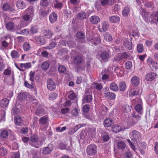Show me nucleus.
<instances>
[{
  "instance_id": "f257e3e1",
  "label": "nucleus",
  "mask_w": 158,
  "mask_h": 158,
  "mask_svg": "<svg viewBox=\"0 0 158 158\" xmlns=\"http://www.w3.org/2000/svg\"><path fill=\"white\" fill-rule=\"evenodd\" d=\"M31 140L29 141V143L31 146L38 148L39 146L43 143V140L38 141V137L36 135H33L31 136Z\"/></svg>"
},
{
  "instance_id": "f03ea898",
  "label": "nucleus",
  "mask_w": 158,
  "mask_h": 158,
  "mask_svg": "<svg viewBox=\"0 0 158 158\" xmlns=\"http://www.w3.org/2000/svg\"><path fill=\"white\" fill-rule=\"evenodd\" d=\"M132 135L131 140L132 141L137 142L142 139V135L138 131L134 130L131 132Z\"/></svg>"
},
{
  "instance_id": "7ed1b4c3",
  "label": "nucleus",
  "mask_w": 158,
  "mask_h": 158,
  "mask_svg": "<svg viewBox=\"0 0 158 158\" xmlns=\"http://www.w3.org/2000/svg\"><path fill=\"white\" fill-rule=\"evenodd\" d=\"M86 151L89 155H94L97 152V147L95 144H91L87 147Z\"/></svg>"
},
{
  "instance_id": "20e7f679",
  "label": "nucleus",
  "mask_w": 158,
  "mask_h": 158,
  "mask_svg": "<svg viewBox=\"0 0 158 158\" xmlns=\"http://www.w3.org/2000/svg\"><path fill=\"white\" fill-rule=\"evenodd\" d=\"M104 94L105 97L107 99L114 100L115 98V94L114 93L110 92L108 87L105 88Z\"/></svg>"
},
{
  "instance_id": "39448f33",
  "label": "nucleus",
  "mask_w": 158,
  "mask_h": 158,
  "mask_svg": "<svg viewBox=\"0 0 158 158\" xmlns=\"http://www.w3.org/2000/svg\"><path fill=\"white\" fill-rule=\"evenodd\" d=\"M48 89L51 91L54 90L56 89V84L51 79H48L47 81Z\"/></svg>"
},
{
  "instance_id": "423d86ee",
  "label": "nucleus",
  "mask_w": 158,
  "mask_h": 158,
  "mask_svg": "<svg viewBox=\"0 0 158 158\" xmlns=\"http://www.w3.org/2000/svg\"><path fill=\"white\" fill-rule=\"evenodd\" d=\"M58 70L60 73H65L66 77H68L71 75V73L67 71L66 67L64 65H59L58 68Z\"/></svg>"
},
{
  "instance_id": "0eeeda50",
  "label": "nucleus",
  "mask_w": 158,
  "mask_h": 158,
  "mask_svg": "<svg viewBox=\"0 0 158 158\" xmlns=\"http://www.w3.org/2000/svg\"><path fill=\"white\" fill-rule=\"evenodd\" d=\"M53 148L52 145H48L46 147L42 148V154L47 155L50 153L53 150Z\"/></svg>"
},
{
  "instance_id": "6e6552de",
  "label": "nucleus",
  "mask_w": 158,
  "mask_h": 158,
  "mask_svg": "<svg viewBox=\"0 0 158 158\" xmlns=\"http://www.w3.org/2000/svg\"><path fill=\"white\" fill-rule=\"evenodd\" d=\"M39 18L41 19L46 18L48 14V10L45 9H41L39 11Z\"/></svg>"
},
{
  "instance_id": "1a4fd4ad",
  "label": "nucleus",
  "mask_w": 158,
  "mask_h": 158,
  "mask_svg": "<svg viewBox=\"0 0 158 158\" xmlns=\"http://www.w3.org/2000/svg\"><path fill=\"white\" fill-rule=\"evenodd\" d=\"M89 21L92 24H96L100 22V19L98 16L94 15L89 18Z\"/></svg>"
},
{
  "instance_id": "9d476101",
  "label": "nucleus",
  "mask_w": 158,
  "mask_h": 158,
  "mask_svg": "<svg viewBox=\"0 0 158 158\" xmlns=\"http://www.w3.org/2000/svg\"><path fill=\"white\" fill-rule=\"evenodd\" d=\"M92 94L88 93H85L83 96V101L84 103L90 102L92 100Z\"/></svg>"
},
{
  "instance_id": "9b49d317",
  "label": "nucleus",
  "mask_w": 158,
  "mask_h": 158,
  "mask_svg": "<svg viewBox=\"0 0 158 158\" xmlns=\"http://www.w3.org/2000/svg\"><path fill=\"white\" fill-rule=\"evenodd\" d=\"M16 7L18 9L23 10L26 7V5L25 3L21 0H18L16 4Z\"/></svg>"
},
{
  "instance_id": "f8f14e48",
  "label": "nucleus",
  "mask_w": 158,
  "mask_h": 158,
  "mask_svg": "<svg viewBox=\"0 0 158 158\" xmlns=\"http://www.w3.org/2000/svg\"><path fill=\"white\" fill-rule=\"evenodd\" d=\"M114 124L113 120L110 118H106L103 122V125L105 127H109L112 126Z\"/></svg>"
},
{
  "instance_id": "ddd939ff",
  "label": "nucleus",
  "mask_w": 158,
  "mask_h": 158,
  "mask_svg": "<svg viewBox=\"0 0 158 158\" xmlns=\"http://www.w3.org/2000/svg\"><path fill=\"white\" fill-rule=\"evenodd\" d=\"M100 57L102 60L106 62L110 58V56L108 52L104 51L102 52L100 55Z\"/></svg>"
},
{
  "instance_id": "4468645a",
  "label": "nucleus",
  "mask_w": 158,
  "mask_h": 158,
  "mask_svg": "<svg viewBox=\"0 0 158 158\" xmlns=\"http://www.w3.org/2000/svg\"><path fill=\"white\" fill-rule=\"evenodd\" d=\"M57 15L56 13L54 12H52L49 16V19L51 23L55 22L57 20Z\"/></svg>"
},
{
  "instance_id": "2eb2a0df",
  "label": "nucleus",
  "mask_w": 158,
  "mask_h": 158,
  "mask_svg": "<svg viewBox=\"0 0 158 158\" xmlns=\"http://www.w3.org/2000/svg\"><path fill=\"white\" fill-rule=\"evenodd\" d=\"M156 75L153 73H150L147 74L145 76V79L148 81L153 80L156 78Z\"/></svg>"
},
{
  "instance_id": "dca6fc26",
  "label": "nucleus",
  "mask_w": 158,
  "mask_h": 158,
  "mask_svg": "<svg viewBox=\"0 0 158 158\" xmlns=\"http://www.w3.org/2000/svg\"><path fill=\"white\" fill-rule=\"evenodd\" d=\"M5 27L6 29L9 31H12L15 28V26L14 22H9L5 24Z\"/></svg>"
},
{
  "instance_id": "f3484780",
  "label": "nucleus",
  "mask_w": 158,
  "mask_h": 158,
  "mask_svg": "<svg viewBox=\"0 0 158 158\" xmlns=\"http://www.w3.org/2000/svg\"><path fill=\"white\" fill-rule=\"evenodd\" d=\"M124 45L128 49L131 50L132 48V44L131 40L128 39H125L124 40Z\"/></svg>"
},
{
  "instance_id": "a211bd4d",
  "label": "nucleus",
  "mask_w": 158,
  "mask_h": 158,
  "mask_svg": "<svg viewBox=\"0 0 158 158\" xmlns=\"http://www.w3.org/2000/svg\"><path fill=\"white\" fill-rule=\"evenodd\" d=\"M9 100L6 98H4L0 101V106L3 108L6 107L9 103Z\"/></svg>"
},
{
  "instance_id": "6ab92c4d",
  "label": "nucleus",
  "mask_w": 158,
  "mask_h": 158,
  "mask_svg": "<svg viewBox=\"0 0 158 158\" xmlns=\"http://www.w3.org/2000/svg\"><path fill=\"white\" fill-rule=\"evenodd\" d=\"M25 14H26L33 17L34 15V10L32 6H30L24 11Z\"/></svg>"
},
{
  "instance_id": "aec40b11",
  "label": "nucleus",
  "mask_w": 158,
  "mask_h": 158,
  "mask_svg": "<svg viewBox=\"0 0 158 158\" xmlns=\"http://www.w3.org/2000/svg\"><path fill=\"white\" fill-rule=\"evenodd\" d=\"M82 57L79 56H75L74 59V63L75 64L79 65L82 63Z\"/></svg>"
},
{
  "instance_id": "412c9836",
  "label": "nucleus",
  "mask_w": 158,
  "mask_h": 158,
  "mask_svg": "<svg viewBox=\"0 0 158 158\" xmlns=\"http://www.w3.org/2000/svg\"><path fill=\"white\" fill-rule=\"evenodd\" d=\"M131 83L132 85L137 86L139 83V78L136 76L132 77L131 79Z\"/></svg>"
},
{
  "instance_id": "4be33fe9",
  "label": "nucleus",
  "mask_w": 158,
  "mask_h": 158,
  "mask_svg": "<svg viewBox=\"0 0 158 158\" xmlns=\"http://www.w3.org/2000/svg\"><path fill=\"white\" fill-rule=\"evenodd\" d=\"M45 112L44 109L42 107H40L36 109L35 111V114L36 115L40 116L45 114Z\"/></svg>"
},
{
  "instance_id": "5701e85b",
  "label": "nucleus",
  "mask_w": 158,
  "mask_h": 158,
  "mask_svg": "<svg viewBox=\"0 0 158 158\" xmlns=\"http://www.w3.org/2000/svg\"><path fill=\"white\" fill-rule=\"evenodd\" d=\"M35 39L38 44L40 45H43L45 43V39L42 36L36 37Z\"/></svg>"
},
{
  "instance_id": "b1692460",
  "label": "nucleus",
  "mask_w": 158,
  "mask_h": 158,
  "mask_svg": "<svg viewBox=\"0 0 158 158\" xmlns=\"http://www.w3.org/2000/svg\"><path fill=\"white\" fill-rule=\"evenodd\" d=\"M147 62L149 65V66L150 68L155 69H156L157 63L154 60L151 61L150 62V61L148 59L147 60Z\"/></svg>"
},
{
  "instance_id": "393cba45",
  "label": "nucleus",
  "mask_w": 158,
  "mask_h": 158,
  "mask_svg": "<svg viewBox=\"0 0 158 158\" xmlns=\"http://www.w3.org/2000/svg\"><path fill=\"white\" fill-rule=\"evenodd\" d=\"M90 41L94 45H97L99 44L101 42V39L100 38L97 37H93L91 38Z\"/></svg>"
},
{
  "instance_id": "a878e982",
  "label": "nucleus",
  "mask_w": 158,
  "mask_h": 158,
  "mask_svg": "<svg viewBox=\"0 0 158 158\" xmlns=\"http://www.w3.org/2000/svg\"><path fill=\"white\" fill-rule=\"evenodd\" d=\"M43 34L44 36H45L46 38H51L52 36V31L48 29L44 30V31Z\"/></svg>"
},
{
  "instance_id": "bb28decb",
  "label": "nucleus",
  "mask_w": 158,
  "mask_h": 158,
  "mask_svg": "<svg viewBox=\"0 0 158 158\" xmlns=\"http://www.w3.org/2000/svg\"><path fill=\"white\" fill-rule=\"evenodd\" d=\"M140 13L144 20L148 15V13L146 12L145 10L141 7H140Z\"/></svg>"
},
{
  "instance_id": "cd10ccee",
  "label": "nucleus",
  "mask_w": 158,
  "mask_h": 158,
  "mask_svg": "<svg viewBox=\"0 0 158 158\" xmlns=\"http://www.w3.org/2000/svg\"><path fill=\"white\" fill-rule=\"evenodd\" d=\"M7 153L6 149L3 147L1 144H0V157L5 156Z\"/></svg>"
},
{
  "instance_id": "c85d7f7f",
  "label": "nucleus",
  "mask_w": 158,
  "mask_h": 158,
  "mask_svg": "<svg viewBox=\"0 0 158 158\" xmlns=\"http://www.w3.org/2000/svg\"><path fill=\"white\" fill-rule=\"evenodd\" d=\"M109 87L111 90L114 91H117L119 89L117 84L114 82H112L110 84Z\"/></svg>"
},
{
  "instance_id": "c756f323",
  "label": "nucleus",
  "mask_w": 158,
  "mask_h": 158,
  "mask_svg": "<svg viewBox=\"0 0 158 158\" xmlns=\"http://www.w3.org/2000/svg\"><path fill=\"white\" fill-rule=\"evenodd\" d=\"M86 15L85 13L81 11L78 14L77 17L78 20H82L85 19L86 18Z\"/></svg>"
},
{
  "instance_id": "7c9ffc66",
  "label": "nucleus",
  "mask_w": 158,
  "mask_h": 158,
  "mask_svg": "<svg viewBox=\"0 0 158 158\" xmlns=\"http://www.w3.org/2000/svg\"><path fill=\"white\" fill-rule=\"evenodd\" d=\"M109 20L111 23H116L119 21L120 18L117 15H114L110 17Z\"/></svg>"
},
{
  "instance_id": "2f4dec72",
  "label": "nucleus",
  "mask_w": 158,
  "mask_h": 158,
  "mask_svg": "<svg viewBox=\"0 0 158 158\" xmlns=\"http://www.w3.org/2000/svg\"><path fill=\"white\" fill-rule=\"evenodd\" d=\"M9 135L8 131L6 130H2L1 131L0 137L3 139L7 138Z\"/></svg>"
},
{
  "instance_id": "473e14b6",
  "label": "nucleus",
  "mask_w": 158,
  "mask_h": 158,
  "mask_svg": "<svg viewBox=\"0 0 158 158\" xmlns=\"http://www.w3.org/2000/svg\"><path fill=\"white\" fill-rule=\"evenodd\" d=\"M64 16L66 19H70L72 16L71 11L68 10H65L63 11Z\"/></svg>"
},
{
  "instance_id": "72a5a7b5",
  "label": "nucleus",
  "mask_w": 158,
  "mask_h": 158,
  "mask_svg": "<svg viewBox=\"0 0 158 158\" xmlns=\"http://www.w3.org/2000/svg\"><path fill=\"white\" fill-rule=\"evenodd\" d=\"M2 9L5 11L9 10L10 11H13L15 10V9L11 8L9 5L7 3L4 4L2 6Z\"/></svg>"
},
{
  "instance_id": "f704fd0d",
  "label": "nucleus",
  "mask_w": 158,
  "mask_h": 158,
  "mask_svg": "<svg viewBox=\"0 0 158 158\" xmlns=\"http://www.w3.org/2000/svg\"><path fill=\"white\" fill-rule=\"evenodd\" d=\"M119 88L120 90L121 91H124L126 88V85L124 82L122 81L119 84Z\"/></svg>"
},
{
  "instance_id": "c9c22d12",
  "label": "nucleus",
  "mask_w": 158,
  "mask_h": 158,
  "mask_svg": "<svg viewBox=\"0 0 158 158\" xmlns=\"http://www.w3.org/2000/svg\"><path fill=\"white\" fill-rule=\"evenodd\" d=\"M122 61V59L120 56L118 55L114 57L113 59V64H118L121 62Z\"/></svg>"
},
{
  "instance_id": "e433bc0d",
  "label": "nucleus",
  "mask_w": 158,
  "mask_h": 158,
  "mask_svg": "<svg viewBox=\"0 0 158 158\" xmlns=\"http://www.w3.org/2000/svg\"><path fill=\"white\" fill-rule=\"evenodd\" d=\"M48 118L47 116H44L41 118L39 120V123L43 125L46 124L47 122Z\"/></svg>"
},
{
  "instance_id": "4c0bfd02",
  "label": "nucleus",
  "mask_w": 158,
  "mask_h": 158,
  "mask_svg": "<svg viewBox=\"0 0 158 158\" xmlns=\"http://www.w3.org/2000/svg\"><path fill=\"white\" fill-rule=\"evenodd\" d=\"M49 66L48 62L46 61L42 63L41 67L43 70H46L49 68Z\"/></svg>"
},
{
  "instance_id": "58836bf2",
  "label": "nucleus",
  "mask_w": 158,
  "mask_h": 158,
  "mask_svg": "<svg viewBox=\"0 0 158 158\" xmlns=\"http://www.w3.org/2000/svg\"><path fill=\"white\" fill-rule=\"evenodd\" d=\"M10 55L11 57L14 59L18 58L19 56V53L15 50H14L11 52Z\"/></svg>"
},
{
  "instance_id": "ea45409f",
  "label": "nucleus",
  "mask_w": 158,
  "mask_h": 158,
  "mask_svg": "<svg viewBox=\"0 0 158 158\" xmlns=\"http://www.w3.org/2000/svg\"><path fill=\"white\" fill-rule=\"evenodd\" d=\"M27 98V96L24 93H19L18 95V99L20 101L25 100Z\"/></svg>"
},
{
  "instance_id": "a19ab883",
  "label": "nucleus",
  "mask_w": 158,
  "mask_h": 158,
  "mask_svg": "<svg viewBox=\"0 0 158 158\" xmlns=\"http://www.w3.org/2000/svg\"><path fill=\"white\" fill-rule=\"evenodd\" d=\"M92 87L99 90H100L102 88V86L101 84L99 83H93L92 85Z\"/></svg>"
},
{
  "instance_id": "79ce46f5",
  "label": "nucleus",
  "mask_w": 158,
  "mask_h": 158,
  "mask_svg": "<svg viewBox=\"0 0 158 158\" xmlns=\"http://www.w3.org/2000/svg\"><path fill=\"white\" fill-rule=\"evenodd\" d=\"M76 35L77 38L79 39L83 40L85 37L84 33L81 31L78 32Z\"/></svg>"
},
{
  "instance_id": "37998d69",
  "label": "nucleus",
  "mask_w": 158,
  "mask_h": 158,
  "mask_svg": "<svg viewBox=\"0 0 158 158\" xmlns=\"http://www.w3.org/2000/svg\"><path fill=\"white\" fill-rule=\"evenodd\" d=\"M117 146L118 148L123 150L125 148L126 144L123 141H120L118 143Z\"/></svg>"
},
{
  "instance_id": "c03bdc74",
  "label": "nucleus",
  "mask_w": 158,
  "mask_h": 158,
  "mask_svg": "<svg viewBox=\"0 0 158 158\" xmlns=\"http://www.w3.org/2000/svg\"><path fill=\"white\" fill-rule=\"evenodd\" d=\"M131 107H130L129 105H126L122 106V110L126 113H128L131 110Z\"/></svg>"
},
{
  "instance_id": "a18cd8bd",
  "label": "nucleus",
  "mask_w": 158,
  "mask_h": 158,
  "mask_svg": "<svg viewBox=\"0 0 158 158\" xmlns=\"http://www.w3.org/2000/svg\"><path fill=\"white\" fill-rule=\"evenodd\" d=\"M131 52H124L122 53L120 56L122 60L123 59H127L131 55Z\"/></svg>"
},
{
  "instance_id": "49530a36",
  "label": "nucleus",
  "mask_w": 158,
  "mask_h": 158,
  "mask_svg": "<svg viewBox=\"0 0 158 158\" xmlns=\"http://www.w3.org/2000/svg\"><path fill=\"white\" fill-rule=\"evenodd\" d=\"M104 39L107 41H111L112 40V36L111 35L108 33H106L104 35Z\"/></svg>"
},
{
  "instance_id": "de8ad7c7",
  "label": "nucleus",
  "mask_w": 158,
  "mask_h": 158,
  "mask_svg": "<svg viewBox=\"0 0 158 158\" xmlns=\"http://www.w3.org/2000/svg\"><path fill=\"white\" fill-rule=\"evenodd\" d=\"M102 26V29L103 31L105 32L109 28V24L108 23L106 22H104L101 24Z\"/></svg>"
},
{
  "instance_id": "09e8293b",
  "label": "nucleus",
  "mask_w": 158,
  "mask_h": 158,
  "mask_svg": "<svg viewBox=\"0 0 158 158\" xmlns=\"http://www.w3.org/2000/svg\"><path fill=\"white\" fill-rule=\"evenodd\" d=\"M130 12V9L127 7H125L122 12V14L124 16L126 17L128 15Z\"/></svg>"
},
{
  "instance_id": "8fccbe9b",
  "label": "nucleus",
  "mask_w": 158,
  "mask_h": 158,
  "mask_svg": "<svg viewBox=\"0 0 158 158\" xmlns=\"http://www.w3.org/2000/svg\"><path fill=\"white\" fill-rule=\"evenodd\" d=\"M139 121V120H137L135 118H133L132 120L128 123V124L130 126H133L137 124Z\"/></svg>"
},
{
  "instance_id": "3c124183",
  "label": "nucleus",
  "mask_w": 158,
  "mask_h": 158,
  "mask_svg": "<svg viewBox=\"0 0 158 158\" xmlns=\"http://www.w3.org/2000/svg\"><path fill=\"white\" fill-rule=\"evenodd\" d=\"M139 121V120H137L135 118H133L132 120L128 123V124L130 126H133L137 124Z\"/></svg>"
},
{
  "instance_id": "603ef678",
  "label": "nucleus",
  "mask_w": 158,
  "mask_h": 158,
  "mask_svg": "<svg viewBox=\"0 0 158 158\" xmlns=\"http://www.w3.org/2000/svg\"><path fill=\"white\" fill-rule=\"evenodd\" d=\"M139 89H136L135 90H131V91H130V93L132 96H135L138 95L139 94Z\"/></svg>"
},
{
  "instance_id": "864d4df0",
  "label": "nucleus",
  "mask_w": 158,
  "mask_h": 158,
  "mask_svg": "<svg viewBox=\"0 0 158 158\" xmlns=\"http://www.w3.org/2000/svg\"><path fill=\"white\" fill-rule=\"evenodd\" d=\"M56 40H54L49 45L47 46L46 48L47 49H51L54 48L56 45Z\"/></svg>"
},
{
  "instance_id": "5fc2aeb1",
  "label": "nucleus",
  "mask_w": 158,
  "mask_h": 158,
  "mask_svg": "<svg viewBox=\"0 0 158 158\" xmlns=\"http://www.w3.org/2000/svg\"><path fill=\"white\" fill-rule=\"evenodd\" d=\"M35 71H31L29 73L30 80L32 81L33 82L35 80Z\"/></svg>"
},
{
  "instance_id": "6e6d98bb",
  "label": "nucleus",
  "mask_w": 158,
  "mask_h": 158,
  "mask_svg": "<svg viewBox=\"0 0 158 158\" xmlns=\"http://www.w3.org/2000/svg\"><path fill=\"white\" fill-rule=\"evenodd\" d=\"M137 49L139 53L142 52L143 51V46L142 44H139L137 45Z\"/></svg>"
},
{
  "instance_id": "4d7b16f0",
  "label": "nucleus",
  "mask_w": 158,
  "mask_h": 158,
  "mask_svg": "<svg viewBox=\"0 0 158 158\" xmlns=\"http://www.w3.org/2000/svg\"><path fill=\"white\" fill-rule=\"evenodd\" d=\"M127 142L129 143V145L130 146V147L135 152L137 153L136 152V149L135 148V146L133 143H132L130 139H127Z\"/></svg>"
},
{
  "instance_id": "13d9d810",
  "label": "nucleus",
  "mask_w": 158,
  "mask_h": 158,
  "mask_svg": "<svg viewBox=\"0 0 158 158\" xmlns=\"http://www.w3.org/2000/svg\"><path fill=\"white\" fill-rule=\"evenodd\" d=\"M20 66L21 68H29L31 67V63H26L20 64Z\"/></svg>"
},
{
  "instance_id": "bf43d9fd",
  "label": "nucleus",
  "mask_w": 158,
  "mask_h": 158,
  "mask_svg": "<svg viewBox=\"0 0 158 158\" xmlns=\"http://www.w3.org/2000/svg\"><path fill=\"white\" fill-rule=\"evenodd\" d=\"M23 48L24 51H28L30 49L31 46L29 43H25L23 45Z\"/></svg>"
},
{
  "instance_id": "052dcab7",
  "label": "nucleus",
  "mask_w": 158,
  "mask_h": 158,
  "mask_svg": "<svg viewBox=\"0 0 158 158\" xmlns=\"http://www.w3.org/2000/svg\"><path fill=\"white\" fill-rule=\"evenodd\" d=\"M132 116L133 118L139 121L140 120L141 118V116L139 115L136 112H133L132 113Z\"/></svg>"
},
{
  "instance_id": "680f3d73",
  "label": "nucleus",
  "mask_w": 158,
  "mask_h": 158,
  "mask_svg": "<svg viewBox=\"0 0 158 158\" xmlns=\"http://www.w3.org/2000/svg\"><path fill=\"white\" fill-rule=\"evenodd\" d=\"M121 130L120 127L118 126H115L113 127L111 129L112 131L115 133L118 132L120 131Z\"/></svg>"
},
{
  "instance_id": "e2e57ef3",
  "label": "nucleus",
  "mask_w": 158,
  "mask_h": 158,
  "mask_svg": "<svg viewBox=\"0 0 158 158\" xmlns=\"http://www.w3.org/2000/svg\"><path fill=\"white\" fill-rule=\"evenodd\" d=\"M86 124H79L77 125L73 128L74 132H76L78 129L81 127L85 126Z\"/></svg>"
},
{
  "instance_id": "0e129e2a",
  "label": "nucleus",
  "mask_w": 158,
  "mask_h": 158,
  "mask_svg": "<svg viewBox=\"0 0 158 158\" xmlns=\"http://www.w3.org/2000/svg\"><path fill=\"white\" fill-rule=\"evenodd\" d=\"M67 44L71 48H74L76 46L75 42L72 40L68 41Z\"/></svg>"
},
{
  "instance_id": "69168bd1",
  "label": "nucleus",
  "mask_w": 158,
  "mask_h": 158,
  "mask_svg": "<svg viewBox=\"0 0 158 158\" xmlns=\"http://www.w3.org/2000/svg\"><path fill=\"white\" fill-rule=\"evenodd\" d=\"M29 30L28 29H25L22 30L20 32H17V33L19 34H23L24 35H27L29 34Z\"/></svg>"
},
{
  "instance_id": "338daca9",
  "label": "nucleus",
  "mask_w": 158,
  "mask_h": 158,
  "mask_svg": "<svg viewBox=\"0 0 158 158\" xmlns=\"http://www.w3.org/2000/svg\"><path fill=\"white\" fill-rule=\"evenodd\" d=\"M19 112V110L16 107H14L11 110V113L12 114L16 115H17Z\"/></svg>"
},
{
  "instance_id": "774afa93",
  "label": "nucleus",
  "mask_w": 158,
  "mask_h": 158,
  "mask_svg": "<svg viewBox=\"0 0 158 158\" xmlns=\"http://www.w3.org/2000/svg\"><path fill=\"white\" fill-rule=\"evenodd\" d=\"M20 153L19 152H14L13 153L10 158H20Z\"/></svg>"
}]
</instances>
